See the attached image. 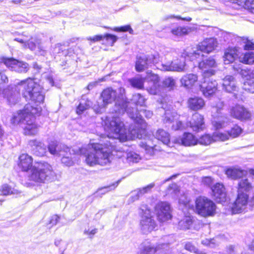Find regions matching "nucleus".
Returning <instances> with one entry per match:
<instances>
[{
  "mask_svg": "<svg viewBox=\"0 0 254 254\" xmlns=\"http://www.w3.org/2000/svg\"><path fill=\"white\" fill-rule=\"evenodd\" d=\"M104 126L108 134L102 137L104 140H100L99 143H93L79 148L78 151L80 155H84L85 162L89 166H104L109 164L112 159L113 146L108 139H125L127 137L124 124L119 117H106Z\"/></svg>",
  "mask_w": 254,
  "mask_h": 254,
  "instance_id": "f257e3e1",
  "label": "nucleus"
},
{
  "mask_svg": "<svg viewBox=\"0 0 254 254\" xmlns=\"http://www.w3.org/2000/svg\"><path fill=\"white\" fill-rule=\"evenodd\" d=\"M41 110V107H33L30 104H28L23 110H19L13 115L11 123L22 125L26 135H35L38 132L35 116L38 115Z\"/></svg>",
  "mask_w": 254,
  "mask_h": 254,
  "instance_id": "f03ea898",
  "label": "nucleus"
},
{
  "mask_svg": "<svg viewBox=\"0 0 254 254\" xmlns=\"http://www.w3.org/2000/svg\"><path fill=\"white\" fill-rule=\"evenodd\" d=\"M22 85V94L27 99L36 104L35 107L43 103L45 95L43 87L32 78H27L21 81Z\"/></svg>",
  "mask_w": 254,
  "mask_h": 254,
  "instance_id": "7ed1b4c3",
  "label": "nucleus"
},
{
  "mask_svg": "<svg viewBox=\"0 0 254 254\" xmlns=\"http://www.w3.org/2000/svg\"><path fill=\"white\" fill-rule=\"evenodd\" d=\"M213 120L212 125L213 127L214 132L212 136L209 134H205L201 136L197 142L199 144L207 145L212 142L220 141L222 138V113L221 109H218L217 107L213 109Z\"/></svg>",
  "mask_w": 254,
  "mask_h": 254,
  "instance_id": "20e7f679",
  "label": "nucleus"
},
{
  "mask_svg": "<svg viewBox=\"0 0 254 254\" xmlns=\"http://www.w3.org/2000/svg\"><path fill=\"white\" fill-rule=\"evenodd\" d=\"M56 177L52 166L47 162H39L31 170L28 176L29 180L35 182L44 183L52 181Z\"/></svg>",
  "mask_w": 254,
  "mask_h": 254,
  "instance_id": "39448f33",
  "label": "nucleus"
},
{
  "mask_svg": "<svg viewBox=\"0 0 254 254\" xmlns=\"http://www.w3.org/2000/svg\"><path fill=\"white\" fill-rule=\"evenodd\" d=\"M200 56H201L200 53L196 52H191L187 49L182 54L180 59L174 60L171 63L161 64L160 69L165 71L185 72L188 69L186 59L188 58L190 61H193Z\"/></svg>",
  "mask_w": 254,
  "mask_h": 254,
  "instance_id": "423d86ee",
  "label": "nucleus"
},
{
  "mask_svg": "<svg viewBox=\"0 0 254 254\" xmlns=\"http://www.w3.org/2000/svg\"><path fill=\"white\" fill-rule=\"evenodd\" d=\"M174 242L172 236H166L163 241L155 245L151 241L146 240L139 247V254H166L169 245Z\"/></svg>",
  "mask_w": 254,
  "mask_h": 254,
  "instance_id": "0eeeda50",
  "label": "nucleus"
},
{
  "mask_svg": "<svg viewBox=\"0 0 254 254\" xmlns=\"http://www.w3.org/2000/svg\"><path fill=\"white\" fill-rule=\"evenodd\" d=\"M248 204L251 206H254V205H250L248 194L238 193L237 199L234 203H230L226 199L224 204L223 203V206H225V213L226 214H234L244 212Z\"/></svg>",
  "mask_w": 254,
  "mask_h": 254,
  "instance_id": "6e6552de",
  "label": "nucleus"
},
{
  "mask_svg": "<svg viewBox=\"0 0 254 254\" xmlns=\"http://www.w3.org/2000/svg\"><path fill=\"white\" fill-rule=\"evenodd\" d=\"M140 210L142 215L140 222L141 231L142 233L147 234L155 229L157 224L146 206H142Z\"/></svg>",
  "mask_w": 254,
  "mask_h": 254,
  "instance_id": "1a4fd4ad",
  "label": "nucleus"
},
{
  "mask_svg": "<svg viewBox=\"0 0 254 254\" xmlns=\"http://www.w3.org/2000/svg\"><path fill=\"white\" fill-rule=\"evenodd\" d=\"M127 104L126 101H122V102H117V105L121 107V109H119L120 113L127 112L130 118L135 122L145 124L143 123L144 121L142 119L143 116H144L147 118H150L152 116V112L150 111L143 110L138 112L136 109H127Z\"/></svg>",
  "mask_w": 254,
  "mask_h": 254,
  "instance_id": "9d476101",
  "label": "nucleus"
},
{
  "mask_svg": "<svg viewBox=\"0 0 254 254\" xmlns=\"http://www.w3.org/2000/svg\"><path fill=\"white\" fill-rule=\"evenodd\" d=\"M197 213L204 217L211 215L215 210V205L212 201L204 196H199L195 200Z\"/></svg>",
  "mask_w": 254,
  "mask_h": 254,
  "instance_id": "9b49d317",
  "label": "nucleus"
},
{
  "mask_svg": "<svg viewBox=\"0 0 254 254\" xmlns=\"http://www.w3.org/2000/svg\"><path fill=\"white\" fill-rule=\"evenodd\" d=\"M102 101L97 102V105L94 106V110L97 113L103 112L105 107L109 104L114 102L117 98V92L112 88L109 87L104 89L101 95Z\"/></svg>",
  "mask_w": 254,
  "mask_h": 254,
  "instance_id": "f8f14e48",
  "label": "nucleus"
},
{
  "mask_svg": "<svg viewBox=\"0 0 254 254\" xmlns=\"http://www.w3.org/2000/svg\"><path fill=\"white\" fill-rule=\"evenodd\" d=\"M145 81L147 83L146 90L151 94H157L160 91V78L157 74L152 71H147L145 77Z\"/></svg>",
  "mask_w": 254,
  "mask_h": 254,
  "instance_id": "ddd939ff",
  "label": "nucleus"
},
{
  "mask_svg": "<svg viewBox=\"0 0 254 254\" xmlns=\"http://www.w3.org/2000/svg\"><path fill=\"white\" fill-rule=\"evenodd\" d=\"M22 88L21 82L17 85L9 86L3 91L4 96L9 105H15L20 99V91Z\"/></svg>",
  "mask_w": 254,
  "mask_h": 254,
  "instance_id": "4468645a",
  "label": "nucleus"
},
{
  "mask_svg": "<svg viewBox=\"0 0 254 254\" xmlns=\"http://www.w3.org/2000/svg\"><path fill=\"white\" fill-rule=\"evenodd\" d=\"M155 213L160 222H166L172 217L170 206L166 202L158 203L154 208Z\"/></svg>",
  "mask_w": 254,
  "mask_h": 254,
  "instance_id": "2eb2a0df",
  "label": "nucleus"
},
{
  "mask_svg": "<svg viewBox=\"0 0 254 254\" xmlns=\"http://www.w3.org/2000/svg\"><path fill=\"white\" fill-rule=\"evenodd\" d=\"M195 60L198 62L199 68L203 71V76L204 78L215 74V71L211 68L216 67L217 64L213 58L209 57L204 60L203 57L201 59H197Z\"/></svg>",
  "mask_w": 254,
  "mask_h": 254,
  "instance_id": "dca6fc26",
  "label": "nucleus"
},
{
  "mask_svg": "<svg viewBox=\"0 0 254 254\" xmlns=\"http://www.w3.org/2000/svg\"><path fill=\"white\" fill-rule=\"evenodd\" d=\"M249 173L254 176L253 178L254 186H252L248 179H242L238 183L237 191L239 193H247L246 192L252 190L253 196L250 199V204L251 205H254V169H250Z\"/></svg>",
  "mask_w": 254,
  "mask_h": 254,
  "instance_id": "f3484780",
  "label": "nucleus"
},
{
  "mask_svg": "<svg viewBox=\"0 0 254 254\" xmlns=\"http://www.w3.org/2000/svg\"><path fill=\"white\" fill-rule=\"evenodd\" d=\"M229 112L231 117L241 121L249 120L252 116L251 113L243 105L240 104L232 106Z\"/></svg>",
  "mask_w": 254,
  "mask_h": 254,
  "instance_id": "a211bd4d",
  "label": "nucleus"
},
{
  "mask_svg": "<svg viewBox=\"0 0 254 254\" xmlns=\"http://www.w3.org/2000/svg\"><path fill=\"white\" fill-rule=\"evenodd\" d=\"M217 46V41L216 39L213 38L206 39L200 43L196 50H193L192 52H196L200 53L201 56L198 59H201L204 57L202 52L209 53L213 51Z\"/></svg>",
  "mask_w": 254,
  "mask_h": 254,
  "instance_id": "6ab92c4d",
  "label": "nucleus"
},
{
  "mask_svg": "<svg viewBox=\"0 0 254 254\" xmlns=\"http://www.w3.org/2000/svg\"><path fill=\"white\" fill-rule=\"evenodd\" d=\"M204 78L203 82L200 85V90L205 97L213 95L217 89V82L212 79Z\"/></svg>",
  "mask_w": 254,
  "mask_h": 254,
  "instance_id": "aec40b11",
  "label": "nucleus"
},
{
  "mask_svg": "<svg viewBox=\"0 0 254 254\" xmlns=\"http://www.w3.org/2000/svg\"><path fill=\"white\" fill-rule=\"evenodd\" d=\"M157 61V56L153 55L142 56L137 58L135 69L138 72L147 68L151 64Z\"/></svg>",
  "mask_w": 254,
  "mask_h": 254,
  "instance_id": "412c9836",
  "label": "nucleus"
},
{
  "mask_svg": "<svg viewBox=\"0 0 254 254\" xmlns=\"http://www.w3.org/2000/svg\"><path fill=\"white\" fill-rule=\"evenodd\" d=\"M14 41L23 44V48L29 49L32 51L35 50L36 48L37 47L39 52L42 55H44L46 53V48L42 44L41 41L39 40H33V39H31L26 41L23 39L16 38L14 39Z\"/></svg>",
  "mask_w": 254,
  "mask_h": 254,
  "instance_id": "4be33fe9",
  "label": "nucleus"
},
{
  "mask_svg": "<svg viewBox=\"0 0 254 254\" xmlns=\"http://www.w3.org/2000/svg\"><path fill=\"white\" fill-rule=\"evenodd\" d=\"M5 64L14 70L19 73H25L29 69L28 64L22 61H19L14 59H8L4 62Z\"/></svg>",
  "mask_w": 254,
  "mask_h": 254,
  "instance_id": "5701e85b",
  "label": "nucleus"
},
{
  "mask_svg": "<svg viewBox=\"0 0 254 254\" xmlns=\"http://www.w3.org/2000/svg\"><path fill=\"white\" fill-rule=\"evenodd\" d=\"M178 115L175 112H171L170 110H166L163 121L164 124H170L175 121L176 125H172V129L174 130L182 129L185 128L184 125L181 121H178Z\"/></svg>",
  "mask_w": 254,
  "mask_h": 254,
  "instance_id": "b1692460",
  "label": "nucleus"
},
{
  "mask_svg": "<svg viewBox=\"0 0 254 254\" xmlns=\"http://www.w3.org/2000/svg\"><path fill=\"white\" fill-rule=\"evenodd\" d=\"M187 126L195 132L203 130L205 127L203 116L198 113L193 114L191 121Z\"/></svg>",
  "mask_w": 254,
  "mask_h": 254,
  "instance_id": "393cba45",
  "label": "nucleus"
},
{
  "mask_svg": "<svg viewBox=\"0 0 254 254\" xmlns=\"http://www.w3.org/2000/svg\"><path fill=\"white\" fill-rule=\"evenodd\" d=\"M28 145L33 153L37 156H44L47 152L46 146L39 140H30L28 142Z\"/></svg>",
  "mask_w": 254,
  "mask_h": 254,
  "instance_id": "a878e982",
  "label": "nucleus"
},
{
  "mask_svg": "<svg viewBox=\"0 0 254 254\" xmlns=\"http://www.w3.org/2000/svg\"><path fill=\"white\" fill-rule=\"evenodd\" d=\"M137 123L130 125L128 129V135L132 139L141 138L145 133V124Z\"/></svg>",
  "mask_w": 254,
  "mask_h": 254,
  "instance_id": "bb28decb",
  "label": "nucleus"
},
{
  "mask_svg": "<svg viewBox=\"0 0 254 254\" xmlns=\"http://www.w3.org/2000/svg\"><path fill=\"white\" fill-rule=\"evenodd\" d=\"M76 150V152H75L74 149L71 150V149L66 146H63V151L61 152L60 155L59 156H62L61 159V161L63 164L66 166H71L73 164V157L72 156L74 154H72L71 151L74 153L78 154H80L79 153H78V151Z\"/></svg>",
  "mask_w": 254,
  "mask_h": 254,
  "instance_id": "cd10ccee",
  "label": "nucleus"
},
{
  "mask_svg": "<svg viewBox=\"0 0 254 254\" xmlns=\"http://www.w3.org/2000/svg\"><path fill=\"white\" fill-rule=\"evenodd\" d=\"M188 104L190 109L193 111H197L203 108L205 105V102L202 98L194 97L189 98Z\"/></svg>",
  "mask_w": 254,
  "mask_h": 254,
  "instance_id": "c85d7f7f",
  "label": "nucleus"
},
{
  "mask_svg": "<svg viewBox=\"0 0 254 254\" xmlns=\"http://www.w3.org/2000/svg\"><path fill=\"white\" fill-rule=\"evenodd\" d=\"M19 159L20 162L18 165L23 171H27L32 167L33 159L30 156L23 154L20 156Z\"/></svg>",
  "mask_w": 254,
  "mask_h": 254,
  "instance_id": "c756f323",
  "label": "nucleus"
},
{
  "mask_svg": "<svg viewBox=\"0 0 254 254\" xmlns=\"http://www.w3.org/2000/svg\"><path fill=\"white\" fill-rule=\"evenodd\" d=\"M154 186L155 184L153 183L144 188L134 190L132 192V195L130 197L131 201L133 202L138 199L141 196L149 192Z\"/></svg>",
  "mask_w": 254,
  "mask_h": 254,
  "instance_id": "7c9ffc66",
  "label": "nucleus"
},
{
  "mask_svg": "<svg viewBox=\"0 0 254 254\" xmlns=\"http://www.w3.org/2000/svg\"><path fill=\"white\" fill-rule=\"evenodd\" d=\"M198 77L196 74H188L183 76L181 79L182 85L187 88H191L197 81Z\"/></svg>",
  "mask_w": 254,
  "mask_h": 254,
  "instance_id": "2f4dec72",
  "label": "nucleus"
},
{
  "mask_svg": "<svg viewBox=\"0 0 254 254\" xmlns=\"http://www.w3.org/2000/svg\"><path fill=\"white\" fill-rule=\"evenodd\" d=\"M227 1H231L236 3L247 9L250 12L254 14V0H225Z\"/></svg>",
  "mask_w": 254,
  "mask_h": 254,
  "instance_id": "473e14b6",
  "label": "nucleus"
},
{
  "mask_svg": "<svg viewBox=\"0 0 254 254\" xmlns=\"http://www.w3.org/2000/svg\"><path fill=\"white\" fill-rule=\"evenodd\" d=\"M212 195L217 203L222 202V185L217 183L211 188Z\"/></svg>",
  "mask_w": 254,
  "mask_h": 254,
  "instance_id": "72a5a7b5",
  "label": "nucleus"
},
{
  "mask_svg": "<svg viewBox=\"0 0 254 254\" xmlns=\"http://www.w3.org/2000/svg\"><path fill=\"white\" fill-rule=\"evenodd\" d=\"M225 173L228 177L232 179H236L246 175L247 172L237 168H229L226 171Z\"/></svg>",
  "mask_w": 254,
  "mask_h": 254,
  "instance_id": "f704fd0d",
  "label": "nucleus"
},
{
  "mask_svg": "<svg viewBox=\"0 0 254 254\" xmlns=\"http://www.w3.org/2000/svg\"><path fill=\"white\" fill-rule=\"evenodd\" d=\"M228 92L235 91L237 86L234 78L232 76H227L223 79V89Z\"/></svg>",
  "mask_w": 254,
  "mask_h": 254,
  "instance_id": "c9c22d12",
  "label": "nucleus"
},
{
  "mask_svg": "<svg viewBox=\"0 0 254 254\" xmlns=\"http://www.w3.org/2000/svg\"><path fill=\"white\" fill-rule=\"evenodd\" d=\"M181 143L185 146H192L197 143V139L190 133H185L181 139Z\"/></svg>",
  "mask_w": 254,
  "mask_h": 254,
  "instance_id": "e433bc0d",
  "label": "nucleus"
},
{
  "mask_svg": "<svg viewBox=\"0 0 254 254\" xmlns=\"http://www.w3.org/2000/svg\"><path fill=\"white\" fill-rule=\"evenodd\" d=\"M155 136L164 144L169 146L170 136L168 132L162 129H159L156 132Z\"/></svg>",
  "mask_w": 254,
  "mask_h": 254,
  "instance_id": "4c0bfd02",
  "label": "nucleus"
},
{
  "mask_svg": "<svg viewBox=\"0 0 254 254\" xmlns=\"http://www.w3.org/2000/svg\"><path fill=\"white\" fill-rule=\"evenodd\" d=\"M239 61L245 64H252L254 63V52H246L242 53L239 57Z\"/></svg>",
  "mask_w": 254,
  "mask_h": 254,
  "instance_id": "58836bf2",
  "label": "nucleus"
},
{
  "mask_svg": "<svg viewBox=\"0 0 254 254\" xmlns=\"http://www.w3.org/2000/svg\"><path fill=\"white\" fill-rule=\"evenodd\" d=\"M237 54V51L234 48L227 49L223 56V62L225 64H229L233 62Z\"/></svg>",
  "mask_w": 254,
  "mask_h": 254,
  "instance_id": "ea45409f",
  "label": "nucleus"
},
{
  "mask_svg": "<svg viewBox=\"0 0 254 254\" xmlns=\"http://www.w3.org/2000/svg\"><path fill=\"white\" fill-rule=\"evenodd\" d=\"M63 146L64 145H59L57 141H52L48 145V150L51 154L59 156L63 151Z\"/></svg>",
  "mask_w": 254,
  "mask_h": 254,
  "instance_id": "a19ab883",
  "label": "nucleus"
},
{
  "mask_svg": "<svg viewBox=\"0 0 254 254\" xmlns=\"http://www.w3.org/2000/svg\"><path fill=\"white\" fill-rule=\"evenodd\" d=\"M91 106L92 102L87 99L85 96H83L77 108L76 112L78 114H81L84 111L87 109Z\"/></svg>",
  "mask_w": 254,
  "mask_h": 254,
  "instance_id": "79ce46f5",
  "label": "nucleus"
},
{
  "mask_svg": "<svg viewBox=\"0 0 254 254\" xmlns=\"http://www.w3.org/2000/svg\"><path fill=\"white\" fill-rule=\"evenodd\" d=\"M145 78L141 77H135L128 79L130 84L134 88L139 89H143L144 87V82Z\"/></svg>",
  "mask_w": 254,
  "mask_h": 254,
  "instance_id": "37998d69",
  "label": "nucleus"
},
{
  "mask_svg": "<svg viewBox=\"0 0 254 254\" xmlns=\"http://www.w3.org/2000/svg\"><path fill=\"white\" fill-rule=\"evenodd\" d=\"M192 224V220L190 216H186L179 222L178 226L180 229L187 230L190 229Z\"/></svg>",
  "mask_w": 254,
  "mask_h": 254,
  "instance_id": "c03bdc74",
  "label": "nucleus"
},
{
  "mask_svg": "<svg viewBox=\"0 0 254 254\" xmlns=\"http://www.w3.org/2000/svg\"><path fill=\"white\" fill-rule=\"evenodd\" d=\"M201 243L204 246L210 248H215L218 246L220 244V241H218L217 238L207 239L205 238L201 240Z\"/></svg>",
  "mask_w": 254,
  "mask_h": 254,
  "instance_id": "a18cd8bd",
  "label": "nucleus"
},
{
  "mask_svg": "<svg viewBox=\"0 0 254 254\" xmlns=\"http://www.w3.org/2000/svg\"><path fill=\"white\" fill-rule=\"evenodd\" d=\"M190 29L186 27H178L173 28L171 30V33L176 36H182L188 34L190 32Z\"/></svg>",
  "mask_w": 254,
  "mask_h": 254,
  "instance_id": "49530a36",
  "label": "nucleus"
},
{
  "mask_svg": "<svg viewBox=\"0 0 254 254\" xmlns=\"http://www.w3.org/2000/svg\"><path fill=\"white\" fill-rule=\"evenodd\" d=\"M0 190L3 195H9L17 193V190L11 188L7 184L2 185Z\"/></svg>",
  "mask_w": 254,
  "mask_h": 254,
  "instance_id": "de8ad7c7",
  "label": "nucleus"
},
{
  "mask_svg": "<svg viewBox=\"0 0 254 254\" xmlns=\"http://www.w3.org/2000/svg\"><path fill=\"white\" fill-rule=\"evenodd\" d=\"M243 89L251 93H254V80L247 79L244 83Z\"/></svg>",
  "mask_w": 254,
  "mask_h": 254,
  "instance_id": "09e8293b",
  "label": "nucleus"
},
{
  "mask_svg": "<svg viewBox=\"0 0 254 254\" xmlns=\"http://www.w3.org/2000/svg\"><path fill=\"white\" fill-rule=\"evenodd\" d=\"M242 132V128L237 125H235L230 130L227 131L230 137L235 138L238 136Z\"/></svg>",
  "mask_w": 254,
  "mask_h": 254,
  "instance_id": "8fccbe9b",
  "label": "nucleus"
},
{
  "mask_svg": "<svg viewBox=\"0 0 254 254\" xmlns=\"http://www.w3.org/2000/svg\"><path fill=\"white\" fill-rule=\"evenodd\" d=\"M120 182V181L119 180L117 182L113 183L111 185L106 186V187H105L101 189H100L98 190L97 192L101 193V194H104L109 191L114 190L118 186Z\"/></svg>",
  "mask_w": 254,
  "mask_h": 254,
  "instance_id": "3c124183",
  "label": "nucleus"
},
{
  "mask_svg": "<svg viewBox=\"0 0 254 254\" xmlns=\"http://www.w3.org/2000/svg\"><path fill=\"white\" fill-rule=\"evenodd\" d=\"M145 98L140 94H134L132 96V101L136 105L143 106L145 103Z\"/></svg>",
  "mask_w": 254,
  "mask_h": 254,
  "instance_id": "603ef678",
  "label": "nucleus"
},
{
  "mask_svg": "<svg viewBox=\"0 0 254 254\" xmlns=\"http://www.w3.org/2000/svg\"><path fill=\"white\" fill-rule=\"evenodd\" d=\"M127 160L129 162L137 163L141 159L140 156L134 152H130L127 154Z\"/></svg>",
  "mask_w": 254,
  "mask_h": 254,
  "instance_id": "864d4df0",
  "label": "nucleus"
},
{
  "mask_svg": "<svg viewBox=\"0 0 254 254\" xmlns=\"http://www.w3.org/2000/svg\"><path fill=\"white\" fill-rule=\"evenodd\" d=\"M175 80L172 77H169L163 80V85L166 87L172 89L175 86Z\"/></svg>",
  "mask_w": 254,
  "mask_h": 254,
  "instance_id": "5fc2aeb1",
  "label": "nucleus"
},
{
  "mask_svg": "<svg viewBox=\"0 0 254 254\" xmlns=\"http://www.w3.org/2000/svg\"><path fill=\"white\" fill-rule=\"evenodd\" d=\"M168 193H174V197H177L179 195L180 190L176 184H172L168 188Z\"/></svg>",
  "mask_w": 254,
  "mask_h": 254,
  "instance_id": "6e6d98bb",
  "label": "nucleus"
},
{
  "mask_svg": "<svg viewBox=\"0 0 254 254\" xmlns=\"http://www.w3.org/2000/svg\"><path fill=\"white\" fill-rule=\"evenodd\" d=\"M104 37L111 46H113L118 39L116 36L110 34H107Z\"/></svg>",
  "mask_w": 254,
  "mask_h": 254,
  "instance_id": "4d7b16f0",
  "label": "nucleus"
},
{
  "mask_svg": "<svg viewBox=\"0 0 254 254\" xmlns=\"http://www.w3.org/2000/svg\"><path fill=\"white\" fill-rule=\"evenodd\" d=\"M114 30L118 32H126L128 31L130 34H133V30L129 25H126L120 27H116Z\"/></svg>",
  "mask_w": 254,
  "mask_h": 254,
  "instance_id": "13d9d810",
  "label": "nucleus"
},
{
  "mask_svg": "<svg viewBox=\"0 0 254 254\" xmlns=\"http://www.w3.org/2000/svg\"><path fill=\"white\" fill-rule=\"evenodd\" d=\"M60 220V217L57 215H54L51 216L50 221L49 224L51 225V226H53L56 225Z\"/></svg>",
  "mask_w": 254,
  "mask_h": 254,
  "instance_id": "bf43d9fd",
  "label": "nucleus"
},
{
  "mask_svg": "<svg viewBox=\"0 0 254 254\" xmlns=\"http://www.w3.org/2000/svg\"><path fill=\"white\" fill-rule=\"evenodd\" d=\"M185 248L186 250L190 252L196 253L197 252V249L190 242H188L186 244Z\"/></svg>",
  "mask_w": 254,
  "mask_h": 254,
  "instance_id": "052dcab7",
  "label": "nucleus"
},
{
  "mask_svg": "<svg viewBox=\"0 0 254 254\" xmlns=\"http://www.w3.org/2000/svg\"><path fill=\"white\" fill-rule=\"evenodd\" d=\"M86 39L87 40L91 41L93 42H95L100 41L102 40L103 39H104V37L103 35H96L92 37H87Z\"/></svg>",
  "mask_w": 254,
  "mask_h": 254,
  "instance_id": "680f3d73",
  "label": "nucleus"
},
{
  "mask_svg": "<svg viewBox=\"0 0 254 254\" xmlns=\"http://www.w3.org/2000/svg\"><path fill=\"white\" fill-rule=\"evenodd\" d=\"M172 18H176L178 20L182 19L183 20L187 21H190L191 20V18L190 17H185V18H182L180 16H175L174 15H171L169 16H167L164 18L165 20H168L169 19H172Z\"/></svg>",
  "mask_w": 254,
  "mask_h": 254,
  "instance_id": "e2e57ef3",
  "label": "nucleus"
},
{
  "mask_svg": "<svg viewBox=\"0 0 254 254\" xmlns=\"http://www.w3.org/2000/svg\"><path fill=\"white\" fill-rule=\"evenodd\" d=\"M244 48L246 50H254V43L248 41L245 45Z\"/></svg>",
  "mask_w": 254,
  "mask_h": 254,
  "instance_id": "0e129e2a",
  "label": "nucleus"
},
{
  "mask_svg": "<svg viewBox=\"0 0 254 254\" xmlns=\"http://www.w3.org/2000/svg\"><path fill=\"white\" fill-rule=\"evenodd\" d=\"M233 35L232 33H228L223 31V38L225 41L230 42L231 41Z\"/></svg>",
  "mask_w": 254,
  "mask_h": 254,
  "instance_id": "69168bd1",
  "label": "nucleus"
},
{
  "mask_svg": "<svg viewBox=\"0 0 254 254\" xmlns=\"http://www.w3.org/2000/svg\"><path fill=\"white\" fill-rule=\"evenodd\" d=\"M97 232V229H94L91 231H89V230H85L84 231V234L90 236V237L91 238L92 236L95 235Z\"/></svg>",
  "mask_w": 254,
  "mask_h": 254,
  "instance_id": "338daca9",
  "label": "nucleus"
},
{
  "mask_svg": "<svg viewBox=\"0 0 254 254\" xmlns=\"http://www.w3.org/2000/svg\"><path fill=\"white\" fill-rule=\"evenodd\" d=\"M189 202V200L185 196H182L181 198L179 199V202L180 204H183L185 206H187Z\"/></svg>",
  "mask_w": 254,
  "mask_h": 254,
  "instance_id": "774afa93",
  "label": "nucleus"
}]
</instances>
